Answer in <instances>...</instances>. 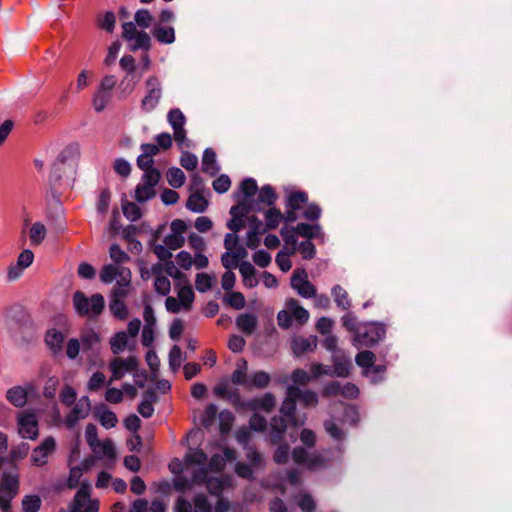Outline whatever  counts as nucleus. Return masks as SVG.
Segmentation results:
<instances>
[{"label": "nucleus", "instance_id": "1", "mask_svg": "<svg viewBox=\"0 0 512 512\" xmlns=\"http://www.w3.org/2000/svg\"><path fill=\"white\" fill-rule=\"evenodd\" d=\"M109 256L113 263L102 267L99 274L101 282L111 284L116 281L119 286H130L132 273L129 268L123 266L130 260V256L118 244L110 246Z\"/></svg>", "mask_w": 512, "mask_h": 512}, {"label": "nucleus", "instance_id": "2", "mask_svg": "<svg viewBox=\"0 0 512 512\" xmlns=\"http://www.w3.org/2000/svg\"><path fill=\"white\" fill-rule=\"evenodd\" d=\"M72 300L76 313L88 318L99 316L105 306L104 297L99 293L93 294L88 298L82 291H76L73 294Z\"/></svg>", "mask_w": 512, "mask_h": 512}, {"label": "nucleus", "instance_id": "3", "mask_svg": "<svg viewBox=\"0 0 512 512\" xmlns=\"http://www.w3.org/2000/svg\"><path fill=\"white\" fill-rule=\"evenodd\" d=\"M385 336V328L379 323H365L357 330L353 337V345L356 348L370 347L375 345Z\"/></svg>", "mask_w": 512, "mask_h": 512}, {"label": "nucleus", "instance_id": "4", "mask_svg": "<svg viewBox=\"0 0 512 512\" xmlns=\"http://www.w3.org/2000/svg\"><path fill=\"white\" fill-rule=\"evenodd\" d=\"M18 435L22 439L36 440L39 436V425L36 414L25 410L16 415Z\"/></svg>", "mask_w": 512, "mask_h": 512}, {"label": "nucleus", "instance_id": "5", "mask_svg": "<svg viewBox=\"0 0 512 512\" xmlns=\"http://www.w3.org/2000/svg\"><path fill=\"white\" fill-rule=\"evenodd\" d=\"M90 492L91 485L83 482L74 496L69 512H98L99 503L96 499H91Z\"/></svg>", "mask_w": 512, "mask_h": 512}, {"label": "nucleus", "instance_id": "6", "mask_svg": "<svg viewBox=\"0 0 512 512\" xmlns=\"http://www.w3.org/2000/svg\"><path fill=\"white\" fill-rule=\"evenodd\" d=\"M57 443L54 437H45L35 448L30 456L32 466L41 468L48 464L49 458L55 453Z\"/></svg>", "mask_w": 512, "mask_h": 512}, {"label": "nucleus", "instance_id": "7", "mask_svg": "<svg viewBox=\"0 0 512 512\" xmlns=\"http://www.w3.org/2000/svg\"><path fill=\"white\" fill-rule=\"evenodd\" d=\"M160 177L159 171L144 173L141 182L135 188L134 198L140 203L153 198L156 194L155 186L158 184Z\"/></svg>", "mask_w": 512, "mask_h": 512}, {"label": "nucleus", "instance_id": "8", "mask_svg": "<svg viewBox=\"0 0 512 512\" xmlns=\"http://www.w3.org/2000/svg\"><path fill=\"white\" fill-rule=\"evenodd\" d=\"M207 455L200 449H189V451L184 456V462L182 463L180 460L175 459L169 464V468L172 473L180 475V473L185 469H189L191 467L203 466L206 464Z\"/></svg>", "mask_w": 512, "mask_h": 512}, {"label": "nucleus", "instance_id": "9", "mask_svg": "<svg viewBox=\"0 0 512 512\" xmlns=\"http://www.w3.org/2000/svg\"><path fill=\"white\" fill-rule=\"evenodd\" d=\"M298 387L296 385H290L287 387L286 398L284 399L280 412L283 416L288 417L289 421L294 426H302L306 421V416L296 417L294 412L296 410Z\"/></svg>", "mask_w": 512, "mask_h": 512}, {"label": "nucleus", "instance_id": "10", "mask_svg": "<svg viewBox=\"0 0 512 512\" xmlns=\"http://www.w3.org/2000/svg\"><path fill=\"white\" fill-rule=\"evenodd\" d=\"M138 367V359L135 356L127 358L116 357L109 363L111 377L109 384L113 381L122 379L125 374L134 372Z\"/></svg>", "mask_w": 512, "mask_h": 512}, {"label": "nucleus", "instance_id": "11", "mask_svg": "<svg viewBox=\"0 0 512 512\" xmlns=\"http://www.w3.org/2000/svg\"><path fill=\"white\" fill-rule=\"evenodd\" d=\"M147 93L141 101V108L145 112H151L158 105L161 96L162 89L160 81L155 76H150L146 82Z\"/></svg>", "mask_w": 512, "mask_h": 512}, {"label": "nucleus", "instance_id": "12", "mask_svg": "<svg viewBox=\"0 0 512 512\" xmlns=\"http://www.w3.org/2000/svg\"><path fill=\"white\" fill-rule=\"evenodd\" d=\"M291 287L303 298L316 296V287L309 281L304 269L294 270L291 276Z\"/></svg>", "mask_w": 512, "mask_h": 512}, {"label": "nucleus", "instance_id": "13", "mask_svg": "<svg viewBox=\"0 0 512 512\" xmlns=\"http://www.w3.org/2000/svg\"><path fill=\"white\" fill-rule=\"evenodd\" d=\"M296 464L303 465L311 471H316L326 465V460L319 454H309L304 448L296 447L292 451Z\"/></svg>", "mask_w": 512, "mask_h": 512}, {"label": "nucleus", "instance_id": "14", "mask_svg": "<svg viewBox=\"0 0 512 512\" xmlns=\"http://www.w3.org/2000/svg\"><path fill=\"white\" fill-rule=\"evenodd\" d=\"M187 229L186 223L181 219L173 220L170 224V233L163 239V243L171 250L181 248L185 243L184 233Z\"/></svg>", "mask_w": 512, "mask_h": 512}, {"label": "nucleus", "instance_id": "15", "mask_svg": "<svg viewBox=\"0 0 512 512\" xmlns=\"http://www.w3.org/2000/svg\"><path fill=\"white\" fill-rule=\"evenodd\" d=\"M168 122L173 128L174 139L180 147L188 146L186 131L184 129L185 116L179 109H172L168 113Z\"/></svg>", "mask_w": 512, "mask_h": 512}, {"label": "nucleus", "instance_id": "16", "mask_svg": "<svg viewBox=\"0 0 512 512\" xmlns=\"http://www.w3.org/2000/svg\"><path fill=\"white\" fill-rule=\"evenodd\" d=\"M207 478V470L203 467L197 468L193 471L191 479L177 475L173 479V485L177 491L184 492L191 490L195 484L204 483Z\"/></svg>", "mask_w": 512, "mask_h": 512}, {"label": "nucleus", "instance_id": "17", "mask_svg": "<svg viewBox=\"0 0 512 512\" xmlns=\"http://www.w3.org/2000/svg\"><path fill=\"white\" fill-rule=\"evenodd\" d=\"M91 410V403L87 396L81 397L70 413L66 416L65 424L68 428H73L82 419H85Z\"/></svg>", "mask_w": 512, "mask_h": 512}, {"label": "nucleus", "instance_id": "18", "mask_svg": "<svg viewBox=\"0 0 512 512\" xmlns=\"http://www.w3.org/2000/svg\"><path fill=\"white\" fill-rule=\"evenodd\" d=\"M129 286H119L114 288L113 290V299L110 302L109 308L112 314L118 319H125L128 315V310L123 302V298H125L128 294L127 288Z\"/></svg>", "mask_w": 512, "mask_h": 512}, {"label": "nucleus", "instance_id": "19", "mask_svg": "<svg viewBox=\"0 0 512 512\" xmlns=\"http://www.w3.org/2000/svg\"><path fill=\"white\" fill-rule=\"evenodd\" d=\"M34 260V254L31 250L25 249L23 250L18 258L15 264H12L8 268L7 277L9 280L14 281L20 278L23 271L28 268Z\"/></svg>", "mask_w": 512, "mask_h": 512}, {"label": "nucleus", "instance_id": "20", "mask_svg": "<svg viewBox=\"0 0 512 512\" xmlns=\"http://www.w3.org/2000/svg\"><path fill=\"white\" fill-rule=\"evenodd\" d=\"M32 384L26 386L15 385L6 391L7 401L16 408H23L28 401V393L32 390Z\"/></svg>", "mask_w": 512, "mask_h": 512}, {"label": "nucleus", "instance_id": "21", "mask_svg": "<svg viewBox=\"0 0 512 512\" xmlns=\"http://www.w3.org/2000/svg\"><path fill=\"white\" fill-rule=\"evenodd\" d=\"M235 458H236L235 451L233 449L224 448L222 453L214 454L211 457L208 467H204V465H203V466H198V468L203 467L204 469H206L208 471V473L209 472L219 473L224 469V467L228 461H233V460H235Z\"/></svg>", "mask_w": 512, "mask_h": 512}, {"label": "nucleus", "instance_id": "22", "mask_svg": "<svg viewBox=\"0 0 512 512\" xmlns=\"http://www.w3.org/2000/svg\"><path fill=\"white\" fill-rule=\"evenodd\" d=\"M281 235L283 236L286 243H291L293 247L291 248L290 251L282 250L278 252L275 258V262L281 271L288 272L292 267L290 256L293 255L296 251V239L294 236L288 237L284 229L281 230Z\"/></svg>", "mask_w": 512, "mask_h": 512}, {"label": "nucleus", "instance_id": "23", "mask_svg": "<svg viewBox=\"0 0 512 512\" xmlns=\"http://www.w3.org/2000/svg\"><path fill=\"white\" fill-rule=\"evenodd\" d=\"M249 212V209L246 203L242 202L236 206L231 207L230 214L232 215V219L227 223V227L233 232L237 233L241 230L243 223L242 217L246 216Z\"/></svg>", "mask_w": 512, "mask_h": 512}, {"label": "nucleus", "instance_id": "24", "mask_svg": "<svg viewBox=\"0 0 512 512\" xmlns=\"http://www.w3.org/2000/svg\"><path fill=\"white\" fill-rule=\"evenodd\" d=\"M236 327L245 335H251L258 326V319L252 313H242L236 318Z\"/></svg>", "mask_w": 512, "mask_h": 512}, {"label": "nucleus", "instance_id": "25", "mask_svg": "<svg viewBox=\"0 0 512 512\" xmlns=\"http://www.w3.org/2000/svg\"><path fill=\"white\" fill-rule=\"evenodd\" d=\"M91 449L99 459H107L113 461L116 457L114 444L109 439L100 440Z\"/></svg>", "mask_w": 512, "mask_h": 512}, {"label": "nucleus", "instance_id": "26", "mask_svg": "<svg viewBox=\"0 0 512 512\" xmlns=\"http://www.w3.org/2000/svg\"><path fill=\"white\" fill-rule=\"evenodd\" d=\"M317 346L316 337H297L292 342L293 353L300 356L304 353L313 351Z\"/></svg>", "mask_w": 512, "mask_h": 512}, {"label": "nucleus", "instance_id": "27", "mask_svg": "<svg viewBox=\"0 0 512 512\" xmlns=\"http://www.w3.org/2000/svg\"><path fill=\"white\" fill-rule=\"evenodd\" d=\"M45 342L52 353L58 355L62 352L64 335L56 329H50L45 335Z\"/></svg>", "mask_w": 512, "mask_h": 512}, {"label": "nucleus", "instance_id": "28", "mask_svg": "<svg viewBox=\"0 0 512 512\" xmlns=\"http://www.w3.org/2000/svg\"><path fill=\"white\" fill-rule=\"evenodd\" d=\"M239 271L243 278L244 286L248 288H253L258 285V279L256 277V269L254 266L247 261L242 262L239 265Z\"/></svg>", "mask_w": 512, "mask_h": 512}, {"label": "nucleus", "instance_id": "29", "mask_svg": "<svg viewBox=\"0 0 512 512\" xmlns=\"http://www.w3.org/2000/svg\"><path fill=\"white\" fill-rule=\"evenodd\" d=\"M19 490V478L17 474H3L0 482V492L16 496Z\"/></svg>", "mask_w": 512, "mask_h": 512}, {"label": "nucleus", "instance_id": "30", "mask_svg": "<svg viewBox=\"0 0 512 512\" xmlns=\"http://www.w3.org/2000/svg\"><path fill=\"white\" fill-rule=\"evenodd\" d=\"M286 421L282 417H274L270 422L269 439L272 443H276L283 438L286 430Z\"/></svg>", "mask_w": 512, "mask_h": 512}, {"label": "nucleus", "instance_id": "31", "mask_svg": "<svg viewBox=\"0 0 512 512\" xmlns=\"http://www.w3.org/2000/svg\"><path fill=\"white\" fill-rule=\"evenodd\" d=\"M204 483H206L207 489L212 495H219L226 486L230 485L231 479L222 476L212 477L207 473Z\"/></svg>", "mask_w": 512, "mask_h": 512}, {"label": "nucleus", "instance_id": "32", "mask_svg": "<svg viewBox=\"0 0 512 512\" xmlns=\"http://www.w3.org/2000/svg\"><path fill=\"white\" fill-rule=\"evenodd\" d=\"M160 271H161L160 266L155 265L152 267V272H153V274L156 275L154 287H155V290L159 294L166 296L169 294V292L171 290V283H170V280L166 276L159 275Z\"/></svg>", "mask_w": 512, "mask_h": 512}, {"label": "nucleus", "instance_id": "33", "mask_svg": "<svg viewBox=\"0 0 512 512\" xmlns=\"http://www.w3.org/2000/svg\"><path fill=\"white\" fill-rule=\"evenodd\" d=\"M194 297V292L188 285L182 286L177 290V299L180 301V305H182L185 312L192 309Z\"/></svg>", "mask_w": 512, "mask_h": 512}, {"label": "nucleus", "instance_id": "34", "mask_svg": "<svg viewBox=\"0 0 512 512\" xmlns=\"http://www.w3.org/2000/svg\"><path fill=\"white\" fill-rule=\"evenodd\" d=\"M232 382L236 385H242L248 387L249 385V377L247 376V362L244 359H241L236 366L232 374Z\"/></svg>", "mask_w": 512, "mask_h": 512}, {"label": "nucleus", "instance_id": "35", "mask_svg": "<svg viewBox=\"0 0 512 512\" xmlns=\"http://www.w3.org/2000/svg\"><path fill=\"white\" fill-rule=\"evenodd\" d=\"M154 37L163 44H171L175 40L173 27L156 25L153 31Z\"/></svg>", "mask_w": 512, "mask_h": 512}, {"label": "nucleus", "instance_id": "36", "mask_svg": "<svg viewBox=\"0 0 512 512\" xmlns=\"http://www.w3.org/2000/svg\"><path fill=\"white\" fill-rule=\"evenodd\" d=\"M47 229L41 222H35L32 224L29 230L30 242L34 246L40 245L46 238Z\"/></svg>", "mask_w": 512, "mask_h": 512}, {"label": "nucleus", "instance_id": "37", "mask_svg": "<svg viewBox=\"0 0 512 512\" xmlns=\"http://www.w3.org/2000/svg\"><path fill=\"white\" fill-rule=\"evenodd\" d=\"M202 168L204 172L209 173L212 176L215 175L219 170L216 164V154L210 148H207L204 151L202 159Z\"/></svg>", "mask_w": 512, "mask_h": 512}, {"label": "nucleus", "instance_id": "38", "mask_svg": "<svg viewBox=\"0 0 512 512\" xmlns=\"http://www.w3.org/2000/svg\"><path fill=\"white\" fill-rule=\"evenodd\" d=\"M128 334L125 331L116 333L110 340L111 350L115 355L120 354L128 347Z\"/></svg>", "mask_w": 512, "mask_h": 512}, {"label": "nucleus", "instance_id": "39", "mask_svg": "<svg viewBox=\"0 0 512 512\" xmlns=\"http://www.w3.org/2000/svg\"><path fill=\"white\" fill-rule=\"evenodd\" d=\"M98 419L106 429L113 428L118 423L116 414L104 406L98 408Z\"/></svg>", "mask_w": 512, "mask_h": 512}, {"label": "nucleus", "instance_id": "40", "mask_svg": "<svg viewBox=\"0 0 512 512\" xmlns=\"http://www.w3.org/2000/svg\"><path fill=\"white\" fill-rule=\"evenodd\" d=\"M331 292H332L334 301L338 307H340L343 310H346L351 306V302L348 298V293L346 292V290L343 287H341L340 285H335L332 288Z\"/></svg>", "mask_w": 512, "mask_h": 512}, {"label": "nucleus", "instance_id": "41", "mask_svg": "<svg viewBox=\"0 0 512 512\" xmlns=\"http://www.w3.org/2000/svg\"><path fill=\"white\" fill-rule=\"evenodd\" d=\"M112 99V92L109 91H103L102 89H99L96 91V93L93 96V107L95 111L101 112L105 109V107L108 105V103Z\"/></svg>", "mask_w": 512, "mask_h": 512}, {"label": "nucleus", "instance_id": "42", "mask_svg": "<svg viewBox=\"0 0 512 512\" xmlns=\"http://www.w3.org/2000/svg\"><path fill=\"white\" fill-rule=\"evenodd\" d=\"M41 498L36 494L25 495L21 501L23 512H38L41 508Z\"/></svg>", "mask_w": 512, "mask_h": 512}, {"label": "nucleus", "instance_id": "43", "mask_svg": "<svg viewBox=\"0 0 512 512\" xmlns=\"http://www.w3.org/2000/svg\"><path fill=\"white\" fill-rule=\"evenodd\" d=\"M186 206L195 213L203 212L207 207V200L199 193L191 194L187 200Z\"/></svg>", "mask_w": 512, "mask_h": 512}, {"label": "nucleus", "instance_id": "44", "mask_svg": "<svg viewBox=\"0 0 512 512\" xmlns=\"http://www.w3.org/2000/svg\"><path fill=\"white\" fill-rule=\"evenodd\" d=\"M287 306L291 311L292 317L300 323H305L309 319V312L302 306H300L295 299H290L287 302Z\"/></svg>", "mask_w": 512, "mask_h": 512}, {"label": "nucleus", "instance_id": "45", "mask_svg": "<svg viewBox=\"0 0 512 512\" xmlns=\"http://www.w3.org/2000/svg\"><path fill=\"white\" fill-rule=\"evenodd\" d=\"M355 361L360 367L366 368L365 374L369 375L375 362V355L373 352L365 350L356 355Z\"/></svg>", "mask_w": 512, "mask_h": 512}, {"label": "nucleus", "instance_id": "46", "mask_svg": "<svg viewBox=\"0 0 512 512\" xmlns=\"http://www.w3.org/2000/svg\"><path fill=\"white\" fill-rule=\"evenodd\" d=\"M166 177L169 185L173 188L182 187L186 179L184 172L177 167L170 168L167 171Z\"/></svg>", "mask_w": 512, "mask_h": 512}, {"label": "nucleus", "instance_id": "47", "mask_svg": "<svg viewBox=\"0 0 512 512\" xmlns=\"http://www.w3.org/2000/svg\"><path fill=\"white\" fill-rule=\"evenodd\" d=\"M271 377L265 371H257L253 373L249 377V385L248 388L256 387V388H266L270 383Z\"/></svg>", "mask_w": 512, "mask_h": 512}, {"label": "nucleus", "instance_id": "48", "mask_svg": "<svg viewBox=\"0 0 512 512\" xmlns=\"http://www.w3.org/2000/svg\"><path fill=\"white\" fill-rule=\"evenodd\" d=\"M215 280L216 279L214 276H211L207 273H198L195 279L196 289L201 293L207 292L212 288Z\"/></svg>", "mask_w": 512, "mask_h": 512}, {"label": "nucleus", "instance_id": "49", "mask_svg": "<svg viewBox=\"0 0 512 512\" xmlns=\"http://www.w3.org/2000/svg\"><path fill=\"white\" fill-rule=\"evenodd\" d=\"M295 232L303 237L314 238L321 234V228L318 224L300 223L296 226Z\"/></svg>", "mask_w": 512, "mask_h": 512}, {"label": "nucleus", "instance_id": "50", "mask_svg": "<svg viewBox=\"0 0 512 512\" xmlns=\"http://www.w3.org/2000/svg\"><path fill=\"white\" fill-rule=\"evenodd\" d=\"M284 216L280 210L276 208H270L265 213L266 229H275L278 227Z\"/></svg>", "mask_w": 512, "mask_h": 512}, {"label": "nucleus", "instance_id": "51", "mask_svg": "<svg viewBox=\"0 0 512 512\" xmlns=\"http://www.w3.org/2000/svg\"><path fill=\"white\" fill-rule=\"evenodd\" d=\"M308 201V196L303 191L294 192L287 199V207L292 210H299Z\"/></svg>", "mask_w": 512, "mask_h": 512}, {"label": "nucleus", "instance_id": "52", "mask_svg": "<svg viewBox=\"0 0 512 512\" xmlns=\"http://www.w3.org/2000/svg\"><path fill=\"white\" fill-rule=\"evenodd\" d=\"M275 403V396L271 393H266L253 401L255 409H262L266 412H270L274 408Z\"/></svg>", "mask_w": 512, "mask_h": 512}, {"label": "nucleus", "instance_id": "53", "mask_svg": "<svg viewBox=\"0 0 512 512\" xmlns=\"http://www.w3.org/2000/svg\"><path fill=\"white\" fill-rule=\"evenodd\" d=\"M297 400L306 407H315L318 404V395L311 390H301L298 387Z\"/></svg>", "mask_w": 512, "mask_h": 512}, {"label": "nucleus", "instance_id": "54", "mask_svg": "<svg viewBox=\"0 0 512 512\" xmlns=\"http://www.w3.org/2000/svg\"><path fill=\"white\" fill-rule=\"evenodd\" d=\"M183 362V357H182V351H181V348L177 345H174L171 350H170V353H169V367L170 369L176 373L181 364Z\"/></svg>", "mask_w": 512, "mask_h": 512}, {"label": "nucleus", "instance_id": "55", "mask_svg": "<svg viewBox=\"0 0 512 512\" xmlns=\"http://www.w3.org/2000/svg\"><path fill=\"white\" fill-rule=\"evenodd\" d=\"M122 211L125 217L131 222L139 220L142 215L140 208L133 202L123 203Z\"/></svg>", "mask_w": 512, "mask_h": 512}, {"label": "nucleus", "instance_id": "56", "mask_svg": "<svg viewBox=\"0 0 512 512\" xmlns=\"http://www.w3.org/2000/svg\"><path fill=\"white\" fill-rule=\"evenodd\" d=\"M129 44L133 51L138 49H148L150 46V37L146 32L141 31L133 38L132 42H129Z\"/></svg>", "mask_w": 512, "mask_h": 512}, {"label": "nucleus", "instance_id": "57", "mask_svg": "<svg viewBox=\"0 0 512 512\" xmlns=\"http://www.w3.org/2000/svg\"><path fill=\"white\" fill-rule=\"evenodd\" d=\"M276 200V194L271 186H263L258 194V201L264 205H273Z\"/></svg>", "mask_w": 512, "mask_h": 512}, {"label": "nucleus", "instance_id": "58", "mask_svg": "<svg viewBox=\"0 0 512 512\" xmlns=\"http://www.w3.org/2000/svg\"><path fill=\"white\" fill-rule=\"evenodd\" d=\"M105 381L106 377L102 372H94L87 382V390L97 391L104 386Z\"/></svg>", "mask_w": 512, "mask_h": 512}, {"label": "nucleus", "instance_id": "59", "mask_svg": "<svg viewBox=\"0 0 512 512\" xmlns=\"http://www.w3.org/2000/svg\"><path fill=\"white\" fill-rule=\"evenodd\" d=\"M226 303L236 310L245 307V297L241 292H231L226 296Z\"/></svg>", "mask_w": 512, "mask_h": 512}, {"label": "nucleus", "instance_id": "60", "mask_svg": "<svg viewBox=\"0 0 512 512\" xmlns=\"http://www.w3.org/2000/svg\"><path fill=\"white\" fill-rule=\"evenodd\" d=\"M194 512H212V505L205 495L199 494L194 497Z\"/></svg>", "mask_w": 512, "mask_h": 512}, {"label": "nucleus", "instance_id": "61", "mask_svg": "<svg viewBox=\"0 0 512 512\" xmlns=\"http://www.w3.org/2000/svg\"><path fill=\"white\" fill-rule=\"evenodd\" d=\"M79 154H80L79 144L71 143L62 150V152L58 156V160L61 162H65L70 158L79 156Z\"/></svg>", "mask_w": 512, "mask_h": 512}, {"label": "nucleus", "instance_id": "62", "mask_svg": "<svg viewBox=\"0 0 512 512\" xmlns=\"http://www.w3.org/2000/svg\"><path fill=\"white\" fill-rule=\"evenodd\" d=\"M240 189L245 198H250L256 194L258 186L253 178H247L242 181Z\"/></svg>", "mask_w": 512, "mask_h": 512}, {"label": "nucleus", "instance_id": "63", "mask_svg": "<svg viewBox=\"0 0 512 512\" xmlns=\"http://www.w3.org/2000/svg\"><path fill=\"white\" fill-rule=\"evenodd\" d=\"M29 445L27 443H20L19 445L13 447L10 451V460L11 461H19L24 459L29 452Z\"/></svg>", "mask_w": 512, "mask_h": 512}, {"label": "nucleus", "instance_id": "64", "mask_svg": "<svg viewBox=\"0 0 512 512\" xmlns=\"http://www.w3.org/2000/svg\"><path fill=\"white\" fill-rule=\"evenodd\" d=\"M180 164L186 170L193 171L198 165V158L190 152H183L180 158Z\"/></svg>", "mask_w": 512, "mask_h": 512}]
</instances>
